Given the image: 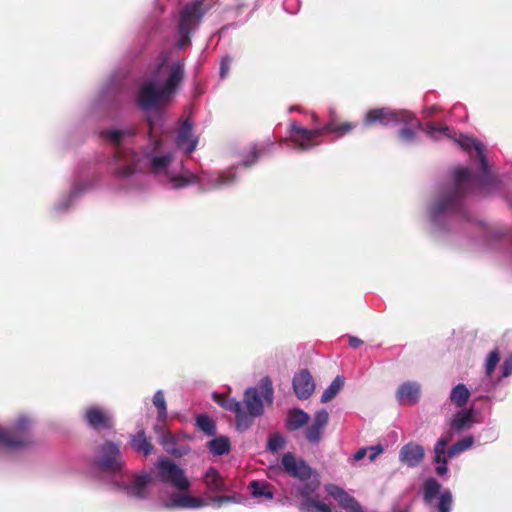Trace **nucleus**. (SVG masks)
I'll use <instances>...</instances> for the list:
<instances>
[{"label": "nucleus", "mask_w": 512, "mask_h": 512, "mask_svg": "<svg viewBox=\"0 0 512 512\" xmlns=\"http://www.w3.org/2000/svg\"><path fill=\"white\" fill-rule=\"evenodd\" d=\"M459 146L466 152H476L480 163L481 175L473 176L466 168H457L453 183L442 189L430 208L431 217L437 220L447 213H458L463 218L470 220L462 201L464 197L474 191V186L489 189L496 185L494 176L490 173L488 161L484 153V145L475 138L461 134L456 140Z\"/></svg>", "instance_id": "nucleus-1"}, {"label": "nucleus", "mask_w": 512, "mask_h": 512, "mask_svg": "<svg viewBox=\"0 0 512 512\" xmlns=\"http://www.w3.org/2000/svg\"><path fill=\"white\" fill-rule=\"evenodd\" d=\"M357 126L358 123L342 121L335 112H331L328 121L322 128L307 129L298 122L292 121L289 124L290 141L294 143L297 149L306 151L317 146L319 142L316 139L325 133L335 134L336 137L341 138L350 134Z\"/></svg>", "instance_id": "nucleus-2"}, {"label": "nucleus", "mask_w": 512, "mask_h": 512, "mask_svg": "<svg viewBox=\"0 0 512 512\" xmlns=\"http://www.w3.org/2000/svg\"><path fill=\"white\" fill-rule=\"evenodd\" d=\"M29 419L20 417L15 424L4 429L0 427V444L7 448L27 447L34 443L30 433Z\"/></svg>", "instance_id": "nucleus-3"}, {"label": "nucleus", "mask_w": 512, "mask_h": 512, "mask_svg": "<svg viewBox=\"0 0 512 512\" xmlns=\"http://www.w3.org/2000/svg\"><path fill=\"white\" fill-rule=\"evenodd\" d=\"M94 463L101 471L110 473L120 472L124 466L118 445L111 441L99 446Z\"/></svg>", "instance_id": "nucleus-4"}, {"label": "nucleus", "mask_w": 512, "mask_h": 512, "mask_svg": "<svg viewBox=\"0 0 512 512\" xmlns=\"http://www.w3.org/2000/svg\"><path fill=\"white\" fill-rule=\"evenodd\" d=\"M202 6V1H194L187 3L182 9L178 27L182 45H184L185 42H189L192 31L205 14L206 10H204Z\"/></svg>", "instance_id": "nucleus-5"}, {"label": "nucleus", "mask_w": 512, "mask_h": 512, "mask_svg": "<svg viewBox=\"0 0 512 512\" xmlns=\"http://www.w3.org/2000/svg\"><path fill=\"white\" fill-rule=\"evenodd\" d=\"M161 481L171 483L179 491L189 490L191 484L185 472L173 461L162 458L157 462Z\"/></svg>", "instance_id": "nucleus-6"}, {"label": "nucleus", "mask_w": 512, "mask_h": 512, "mask_svg": "<svg viewBox=\"0 0 512 512\" xmlns=\"http://www.w3.org/2000/svg\"><path fill=\"white\" fill-rule=\"evenodd\" d=\"M279 469L301 482H307L313 474L311 466L303 458H298L293 452H286L282 455Z\"/></svg>", "instance_id": "nucleus-7"}, {"label": "nucleus", "mask_w": 512, "mask_h": 512, "mask_svg": "<svg viewBox=\"0 0 512 512\" xmlns=\"http://www.w3.org/2000/svg\"><path fill=\"white\" fill-rule=\"evenodd\" d=\"M410 115L406 112H395L390 108H374L370 109L365 113L363 119L364 126L382 125L388 126L390 124H397L402 121H407Z\"/></svg>", "instance_id": "nucleus-8"}, {"label": "nucleus", "mask_w": 512, "mask_h": 512, "mask_svg": "<svg viewBox=\"0 0 512 512\" xmlns=\"http://www.w3.org/2000/svg\"><path fill=\"white\" fill-rule=\"evenodd\" d=\"M83 418L94 430H110L114 427L111 413L100 406L92 405L85 409Z\"/></svg>", "instance_id": "nucleus-9"}, {"label": "nucleus", "mask_w": 512, "mask_h": 512, "mask_svg": "<svg viewBox=\"0 0 512 512\" xmlns=\"http://www.w3.org/2000/svg\"><path fill=\"white\" fill-rule=\"evenodd\" d=\"M167 96L162 93V88H157L153 81L147 82L139 90L138 105L142 110L157 108L162 99Z\"/></svg>", "instance_id": "nucleus-10"}, {"label": "nucleus", "mask_w": 512, "mask_h": 512, "mask_svg": "<svg viewBox=\"0 0 512 512\" xmlns=\"http://www.w3.org/2000/svg\"><path fill=\"white\" fill-rule=\"evenodd\" d=\"M193 123L187 118L178 128L175 143L178 148L184 150L186 154H191L197 147L198 138L194 137L192 133Z\"/></svg>", "instance_id": "nucleus-11"}, {"label": "nucleus", "mask_w": 512, "mask_h": 512, "mask_svg": "<svg viewBox=\"0 0 512 512\" xmlns=\"http://www.w3.org/2000/svg\"><path fill=\"white\" fill-rule=\"evenodd\" d=\"M217 402L227 411L233 412L236 415V428L238 431H245L251 426V417L246 416L243 410V403L237 401L235 398L226 397Z\"/></svg>", "instance_id": "nucleus-12"}, {"label": "nucleus", "mask_w": 512, "mask_h": 512, "mask_svg": "<svg viewBox=\"0 0 512 512\" xmlns=\"http://www.w3.org/2000/svg\"><path fill=\"white\" fill-rule=\"evenodd\" d=\"M329 422V414L326 410L322 409L316 412L313 423L309 425L305 431L304 436L309 443L318 444L321 441L324 428Z\"/></svg>", "instance_id": "nucleus-13"}, {"label": "nucleus", "mask_w": 512, "mask_h": 512, "mask_svg": "<svg viewBox=\"0 0 512 512\" xmlns=\"http://www.w3.org/2000/svg\"><path fill=\"white\" fill-rule=\"evenodd\" d=\"M293 389L299 399H308L315 390V383L310 372L303 369L296 373L293 378Z\"/></svg>", "instance_id": "nucleus-14"}, {"label": "nucleus", "mask_w": 512, "mask_h": 512, "mask_svg": "<svg viewBox=\"0 0 512 512\" xmlns=\"http://www.w3.org/2000/svg\"><path fill=\"white\" fill-rule=\"evenodd\" d=\"M185 75L184 60L177 61L169 66V75L164 82L162 93L169 97L175 93L179 84L183 81Z\"/></svg>", "instance_id": "nucleus-15"}, {"label": "nucleus", "mask_w": 512, "mask_h": 512, "mask_svg": "<svg viewBox=\"0 0 512 512\" xmlns=\"http://www.w3.org/2000/svg\"><path fill=\"white\" fill-rule=\"evenodd\" d=\"M421 395L420 385L417 382H405L396 391V398L401 405H415Z\"/></svg>", "instance_id": "nucleus-16"}, {"label": "nucleus", "mask_w": 512, "mask_h": 512, "mask_svg": "<svg viewBox=\"0 0 512 512\" xmlns=\"http://www.w3.org/2000/svg\"><path fill=\"white\" fill-rule=\"evenodd\" d=\"M327 492L348 512H364L360 503L339 486L330 485L327 488Z\"/></svg>", "instance_id": "nucleus-17"}, {"label": "nucleus", "mask_w": 512, "mask_h": 512, "mask_svg": "<svg viewBox=\"0 0 512 512\" xmlns=\"http://www.w3.org/2000/svg\"><path fill=\"white\" fill-rule=\"evenodd\" d=\"M205 505V500L200 497L173 493L165 507L168 509H197Z\"/></svg>", "instance_id": "nucleus-18"}, {"label": "nucleus", "mask_w": 512, "mask_h": 512, "mask_svg": "<svg viewBox=\"0 0 512 512\" xmlns=\"http://www.w3.org/2000/svg\"><path fill=\"white\" fill-rule=\"evenodd\" d=\"M424 455L425 451L421 445L410 442L401 448L399 459L408 467H416L422 462Z\"/></svg>", "instance_id": "nucleus-19"}, {"label": "nucleus", "mask_w": 512, "mask_h": 512, "mask_svg": "<svg viewBox=\"0 0 512 512\" xmlns=\"http://www.w3.org/2000/svg\"><path fill=\"white\" fill-rule=\"evenodd\" d=\"M248 412L246 416L251 417V424L253 423L254 418L260 416L263 411V401L259 396V393L256 388H248L244 393L243 400Z\"/></svg>", "instance_id": "nucleus-20"}, {"label": "nucleus", "mask_w": 512, "mask_h": 512, "mask_svg": "<svg viewBox=\"0 0 512 512\" xmlns=\"http://www.w3.org/2000/svg\"><path fill=\"white\" fill-rule=\"evenodd\" d=\"M160 444L167 453L175 457H182L190 451L187 445L178 446L176 437L169 431L162 434Z\"/></svg>", "instance_id": "nucleus-21"}, {"label": "nucleus", "mask_w": 512, "mask_h": 512, "mask_svg": "<svg viewBox=\"0 0 512 512\" xmlns=\"http://www.w3.org/2000/svg\"><path fill=\"white\" fill-rule=\"evenodd\" d=\"M151 477L149 474H142L136 476L132 482L126 487L129 496L145 499L147 497V485L150 483Z\"/></svg>", "instance_id": "nucleus-22"}, {"label": "nucleus", "mask_w": 512, "mask_h": 512, "mask_svg": "<svg viewBox=\"0 0 512 512\" xmlns=\"http://www.w3.org/2000/svg\"><path fill=\"white\" fill-rule=\"evenodd\" d=\"M310 419L308 413L299 408L288 411L286 417V428L289 431H296L304 427Z\"/></svg>", "instance_id": "nucleus-23"}, {"label": "nucleus", "mask_w": 512, "mask_h": 512, "mask_svg": "<svg viewBox=\"0 0 512 512\" xmlns=\"http://www.w3.org/2000/svg\"><path fill=\"white\" fill-rule=\"evenodd\" d=\"M473 415L472 408L458 411L450 423L451 429L458 433L469 429L473 423Z\"/></svg>", "instance_id": "nucleus-24"}, {"label": "nucleus", "mask_w": 512, "mask_h": 512, "mask_svg": "<svg viewBox=\"0 0 512 512\" xmlns=\"http://www.w3.org/2000/svg\"><path fill=\"white\" fill-rule=\"evenodd\" d=\"M203 481L207 488L213 492H223L227 489L224 479L214 467H210L206 471Z\"/></svg>", "instance_id": "nucleus-25"}, {"label": "nucleus", "mask_w": 512, "mask_h": 512, "mask_svg": "<svg viewBox=\"0 0 512 512\" xmlns=\"http://www.w3.org/2000/svg\"><path fill=\"white\" fill-rule=\"evenodd\" d=\"M131 445L136 452L142 453L144 456H149L154 449L151 439L146 436L143 430L131 436Z\"/></svg>", "instance_id": "nucleus-26"}, {"label": "nucleus", "mask_w": 512, "mask_h": 512, "mask_svg": "<svg viewBox=\"0 0 512 512\" xmlns=\"http://www.w3.org/2000/svg\"><path fill=\"white\" fill-rule=\"evenodd\" d=\"M207 447L214 456L228 454L231 450L230 439L227 436L215 437L207 443Z\"/></svg>", "instance_id": "nucleus-27"}, {"label": "nucleus", "mask_w": 512, "mask_h": 512, "mask_svg": "<svg viewBox=\"0 0 512 512\" xmlns=\"http://www.w3.org/2000/svg\"><path fill=\"white\" fill-rule=\"evenodd\" d=\"M133 135L134 134V131L132 130H128V131H125V130H119V129H110V130H104L101 132V137L106 139V140H109L110 142H112L115 146H116V150H115V158L116 159H120L121 158V155H120V143L124 137V135Z\"/></svg>", "instance_id": "nucleus-28"}, {"label": "nucleus", "mask_w": 512, "mask_h": 512, "mask_svg": "<svg viewBox=\"0 0 512 512\" xmlns=\"http://www.w3.org/2000/svg\"><path fill=\"white\" fill-rule=\"evenodd\" d=\"M249 488L251 489V493L254 497H264L268 500H272L274 497L272 485L265 481L253 480L249 484Z\"/></svg>", "instance_id": "nucleus-29"}, {"label": "nucleus", "mask_w": 512, "mask_h": 512, "mask_svg": "<svg viewBox=\"0 0 512 512\" xmlns=\"http://www.w3.org/2000/svg\"><path fill=\"white\" fill-rule=\"evenodd\" d=\"M470 397V391L464 384H457L450 393V401L458 408L466 405Z\"/></svg>", "instance_id": "nucleus-30"}, {"label": "nucleus", "mask_w": 512, "mask_h": 512, "mask_svg": "<svg viewBox=\"0 0 512 512\" xmlns=\"http://www.w3.org/2000/svg\"><path fill=\"white\" fill-rule=\"evenodd\" d=\"M196 427L207 436L216 435V423L207 414H200L196 417Z\"/></svg>", "instance_id": "nucleus-31"}, {"label": "nucleus", "mask_w": 512, "mask_h": 512, "mask_svg": "<svg viewBox=\"0 0 512 512\" xmlns=\"http://www.w3.org/2000/svg\"><path fill=\"white\" fill-rule=\"evenodd\" d=\"M301 512H331V508L315 499H303L299 505Z\"/></svg>", "instance_id": "nucleus-32"}, {"label": "nucleus", "mask_w": 512, "mask_h": 512, "mask_svg": "<svg viewBox=\"0 0 512 512\" xmlns=\"http://www.w3.org/2000/svg\"><path fill=\"white\" fill-rule=\"evenodd\" d=\"M474 442L473 436H467L459 441H457L455 444H453L450 448L447 450V457L449 459L457 456L458 454L464 452L465 450L469 449Z\"/></svg>", "instance_id": "nucleus-33"}, {"label": "nucleus", "mask_w": 512, "mask_h": 512, "mask_svg": "<svg viewBox=\"0 0 512 512\" xmlns=\"http://www.w3.org/2000/svg\"><path fill=\"white\" fill-rule=\"evenodd\" d=\"M344 384V379L341 376H337L332 383L324 390L321 396V402L326 403L332 400L340 391Z\"/></svg>", "instance_id": "nucleus-34"}, {"label": "nucleus", "mask_w": 512, "mask_h": 512, "mask_svg": "<svg viewBox=\"0 0 512 512\" xmlns=\"http://www.w3.org/2000/svg\"><path fill=\"white\" fill-rule=\"evenodd\" d=\"M441 485L434 479L429 478L424 483V495L423 499L426 503H431L432 500L439 494Z\"/></svg>", "instance_id": "nucleus-35"}, {"label": "nucleus", "mask_w": 512, "mask_h": 512, "mask_svg": "<svg viewBox=\"0 0 512 512\" xmlns=\"http://www.w3.org/2000/svg\"><path fill=\"white\" fill-rule=\"evenodd\" d=\"M450 439L447 437H441L438 439L434 446V452H435V458L434 461L436 463H444L447 464V451L445 450L447 444L449 443Z\"/></svg>", "instance_id": "nucleus-36"}, {"label": "nucleus", "mask_w": 512, "mask_h": 512, "mask_svg": "<svg viewBox=\"0 0 512 512\" xmlns=\"http://www.w3.org/2000/svg\"><path fill=\"white\" fill-rule=\"evenodd\" d=\"M259 389L264 400L271 404L273 401V386L270 377H263L259 382Z\"/></svg>", "instance_id": "nucleus-37"}, {"label": "nucleus", "mask_w": 512, "mask_h": 512, "mask_svg": "<svg viewBox=\"0 0 512 512\" xmlns=\"http://www.w3.org/2000/svg\"><path fill=\"white\" fill-rule=\"evenodd\" d=\"M499 361H500V351L498 348H495L494 350H492L489 353V355L486 359V363H485L486 375L491 376L493 374Z\"/></svg>", "instance_id": "nucleus-38"}, {"label": "nucleus", "mask_w": 512, "mask_h": 512, "mask_svg": "<svg viewBox=\"0 0 512 512\" xmlns=\"http://www.w3.org/2000/svg\"><path fill=\"white\" fill-rule=\"evenodd\" d=\"M153 404L158 409L159 418L165 420L167 417V406L164 394L161 390L157 391L153 396Z\"/></svg>", "instance_id": "nucleus-39"}, {"label": "nucleus", "mask_w": 512, "mask_h": 512, "mask_svg": "<svg viewBox=\"0 0 512 512\" xmlns=\"http://www.w3.org/2000/svg\"><path fill=\"white\" fill-rule=\"evenodd\" d=\"M172 161L170 154L155 156L151 159V168L153 171L158 172L166 168Z\"/></svg>", "instance_id": "nucleus-40"}, {"label": "nucleus", "mask_w": 512, "mask_h": 512, "mask_svg": "<svg viewBox=\"0 0 512 512\" xmlns=\"http://www.w3.org/2000/svg\"><path fill=\"white\" fill-rule=\"evenodd\" d=\"M452 494L450 491H444L439 498L437 505L438 512H451Z\"/></svg>", "instance_id": "nucleus-41"}, {"label": "nucleus", "mask_w": 512, "mask_h": 512, "mask_svg": "<svg viewBox=\"0 0 512 512\" xmlns=\"http://www.w3.org/2000/svg\"><path fill=\"white\" fill-rule=\"evenodd\" d=\"M161 118H162V114L160 112H157L154 116L149 115L147 117V123L149 126V133H148L149 138H150V140H154L155 148H159L161 146V139L154 138V134H153V131L156 126V120L157 119L161 120Z\"/></svg>", "instance_id": "nucleus-42"}, {"label": "nucleus", "mask_w": 512, "mask_h": 512, "mask_svg": "<svg viewBox=\"0 0 512 512\" xmlns=\"http://www.w3.org/2000/svg\"><path fill=\"white\" fill-rule=\"evenodd\" d=\"M318 488L317 483H306L303 484L297 489V494L303 499H313L311 496L315 493Z\"/></svg>", "instance_id": "nucleus-43"}, {"label": "nucleus", "mask_w": 512, "mask_h": 512, "mask_svg": "<svg viewBox=\"0 0 512 512\" xmlns=\"http://www.w3.org/2000/svg\"><path fill=\"white\" fill-rule=\"evenodd\" d=\"M449 127L447 125H437L436 123H429L426 128V133L433 137L436 133H442L448 137H450Z\"/></svg>", "instance_id": "nucleus-44"}, {"label": "nucleus", "mask_w": 512, "mask_h": 512, "mask_svg": "<svg viewBox=\"0 0 512 512\" xmlns=\"http://www.w3.org/2000/svg\"><path fill=\"white\" fill-rule=\"evenodd\" d=\"M283 446H284V440L280 435L275 434V435L269 437L268 443H267V448L270 451L276 452L279 449H281Z\"/></svg>", "instance_id": "nucleus-45"}, {"label": "nucleus", "mask_w": 512, "mask_h": 512, "mask_svg": "<svg viewBox=\"0 0 512 512\" xmlns=\"http://www.w3.org/2000/svg\"><path fill=\"white\" fill-rule=\"evenodd\" d=\"M233 63V58L229 55L224 56L220 63V77L225 78L230 71L231 65Z\"/></svg>", "instance_id": "nucleus-46"}, {"label": "nucleus", "mask_w": 512, "mask_h": 512, "mask_svg": "<svg viewBox=\"0 0 512 512\" xmlns=\"http://www.w3.org/2000/svg\"><path fill=\"white\" fill-rule=\"evenodd\" d=\"M399 138L404 142H413L416 139V133L413 129L405 126L399 130Z\"/></svg>", "instance_id": "nucleus-47"}, {"label": "nucleus", "mask_w": 512, "mask_h": 512, "mask_svg": "<svg viewBox=\"0 0 512 512\" xmlns=\"http://www.w3.org/2000/svg\"><path fill=\"white\" fill-rule=\"evenodd\" d=\"M135 172L134 165L128 164L117 168L116 174L120 177H129Z\"/></svg>", "instance_id": "nucleus-48"}, {"label": "nucleus", "mask_w": 512, "mask_h": 512, "mask_svg": "<svg viewBox=\"0 0 512 512\" xmlns=\"http://www.w3.org/2000/svg\"><path fill=\"white\" fill-rule=\"evenodd\" d=\"M501 368L503 377H508L512 374V353L504 360Z\"/></svg>", "instance_id": "nucleus-49"}, {"label": "nucleus", "mask_w": 512, "mask_h": 512, "mask_svg": "<svg viewBox=\"0 0 512 512\" xmlns=\"http://www.w3.org/2000/svg\"><path fill=\"white\" fill-rule=\"evenodd\" d=\"M212 501L215 503V505L217 507H220L223 504L234 502L235 501V497L234 496H228V495L215 496V497L212 498Z\"/></svg>", "instance_id": "nucleus-50"}, {"label": "nucleus", "mask_w": 512, "mask_h": 512, "mask_svg": "<svg viewBox=\"0 0 512 512\" xmlns=\"http://www.w3.org/2000/svg\"><path fill=\"white\" fill-rule=\"evenodd\" d=\"M264 152H265L264 147L254 148L251 152L253 159L251 161L246 160L244 162L245 166H251L252 164H254L258 160L260 155L264 154Z\"/></svg>", "instance_id": "nucleus-51"}, {"label": "nucleus", "mask_w": 512, "mask_h": 512, "mask_svg": "<svg viewBox=\"0 0 512 512\" xmlns=\"http://www.w3.org/2000/svg\"><path fill=\"white\" fill-rule=\"evenodd\" d=\"M172 182L175 188H182L190 183L189 179L184 176H176L172 178Z\"/></svg>", "instance_id": "nucleus-52"}, {"label": "nucleus", "mask_w": 512, "mask_h": 512, "mask_svg": "<svg viewBox=\"0 0 512 512\" xmlns=\"http://www.w3.org/2000/svg\"><path fill=\"white\" fill-rule=\"evenodd\" d=\"M368 451H370L369 459L373 461L379 454L384 451V448L381 444L368 447Z\"/></svg>", "instance_id": "nucleus-53"}, {"label": "nucleus", "mask_w": 512, "mask_h": 512, "mask_svg": "<svg viewBox=\"0 0 512 512\" xmlns=\"http://www.w3.org/2000/svg\"><path fill=\"white\" fill-rule=\"evenodd\" d=\"M363 344V341L355 336H349V345L352 348H358Z\"/></svg>", "instance_id": "nucleus-54"}, {"label": "nucleus", "mask_w": 512, "mask_h": 512, "mask_svg": "<svg viewBox=\"0 0 512 512\" xmlns=\"http://www.w3.org/2000/svg\"><path fill=\"white\" fill-rule=\"evenodd\" d=\"M367 452H368V447L360 448L354 454V459L357 460V461L363 459L366 456Z\"/></svg>", "instance_id": "nucleus-55"}, {"label": "nucleus", "mask_w": 512, "mask_h": 512, "mask_svg": "<svg viewBox=\"0 0 512 512\" xmlns=\"http://www.w3.org/2000/svg\"><path fill=\"white\" fill-rule=\"evenodd\" d=\"M440 465L437 466L436 472L438 475H444L447 472V466L444 463H439Z\"/></svg>", "instance_id": "nucleus-56"}, {"label": "nucleus", "mask_w": 512, "mask_h": 512, "mask_svg": "<svg viewBox=\"0 0 512 512\" xmlns=\"http://www.w3.org/2000/svg\"><path fill=\"white\" fill-rule=\"evenodd\" d=\"M232 181H233V179L232 180H228V178L226 176L221 175L220 178H219V185L229 184Z\"/></svg>", "instance_id": "nucleus-57"}]
</instances>
